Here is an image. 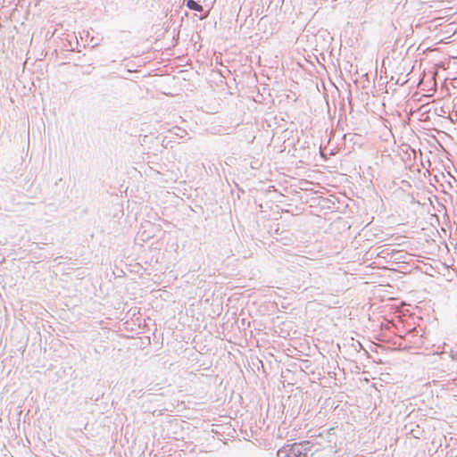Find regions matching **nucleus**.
Masks as SVG:
<instances>
[{
	"label": "nucleus",
	"instance_id": "nucleus-1",
	"mask_svg": "<svg viewBox=\"0 0 457 457\" xmlns=\"http://www.w3.org/2000/svg\"><path fill=\"white\" fill-rule=\"evenodd\" d=\"M187 6L191 10L198 12H201L203 10V7L194 0H188L187 2Z\"/></svg>",
	"mask_w": 457,
	"mask_h": 457
}]
</instances>
